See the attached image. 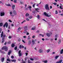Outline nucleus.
<instances>
[{"label":"nucleus","mask_w":63,"mask_h":63,"mask_svg":"<svg viewBox=\"0 0 63 63\" xmlns=\"http://www.w3.org/2000/svg\"><path fill=\"white\" fill-rule=\"evenodd\" d=\"M45 7L46 10H49V6H48V4L45 5Z\"/></svg>","instance_id":"1"},{"label":"nucleus","mask_w":63,"mask_h":63,"mask_svg":"<svg viewBox=\"0 0 63 63\" xmlns=\"http://www.w3.org/2000/svg\"><path fill=\"white\" fill-rule=\"evenodd\" d=\"M2 50H3V49H5V51H7V50H8V48L7 46H4L2 48Z\"/></svg>","instance_id":"2"},{"label":"nucleus","mask_w":63,"mask_h":63,"mask_svg":"<svg viewBox=\"0 0 63 63\" xmlns=\"http://www.w3.org/2000/svg\"><path fill=\"white\" fill-rule=\"evenodd\" d=\"M5 25L6 27V28H7L8 27V23L6 22L5 23V25H4L3 26V27L4 28L5 27Z\"/></svg>","instance_id":"3"},{"label":"nucleus","mask_w":63,"mask_h":63,"mask_svg":"<svg viewBox=\"0 0 63 63\" xmlns=\"http://www.w3.org/2000/svg\"><path fill=\"white\" fill-rule=\"evenodd\" d=\"M44 14L46 16H47V17L50 16V15H48V14L46 12H45L44 13Z\"/></svg>","instance_id":"4"},{"label":"nucleus","mask_w":63,"mask_h":63,"mask_svg":"<svg viewBox=\"0 0 63 63\" xmlns=\"http://www.w3.org/2000/svg\"><path fill=\"white\" fill-rule=\"evenodd\" d=\"M5 14V13L4 12H1L0 13V16H4V14Z\"/></svg>","instance_id":"5"},{"label":"nucleus","mask_w":63,"mask_h":63,"mask_svg":"<svg viewBox=\"0 0 63 63\" xmlns=\"http://www.w3.org/2000/svg\"><path fill=\"white\" fill-rule=\"evenodd\" d=\"M20 52H21V51H20V50L18 51L19 56H21V53Z\"/></svg>","instance_id":"6"},{"label":"nucleus","mask_w":63,"mask_h":63,"mask_svg":"<svg viewBox=\"0 0 63 63\" xmlns=\"http://www.w3.org/2000/svg\"><path fill=\"white\" fill-rule=\"evenodd\" d=\"M62 62V60H61L59 61H58L56 62V63H61V62Z\"/></svg>","instance_id":"7"},{"label":"nucleus","mask_w":63,"mask_h":63,"mask_svg":"<svg viewBox=\"0 0 63 63\" xmlns=\"http://www.w3.org/2000/svg\"><path fill=\"white\" fill-rule=\"evenodd\" d=\"M31 44V40H29L28 42V45L30 46Z\"/></svg>","instance_id":"8"},{"label":"nucleus","mask_w":63,"mask_h":63,"mask_svg":"<svg viewBox=\"0 0 63 63\" xmlns=\"http://www.w3.org/2000/svg\"><path fill=\"white\" fill-rule=\"evenodd\" d=\"M20 30H21V28L20 27H19L18 29L17 30V32H19V31H20Z\"/></svg>","instance_id":"9"},{"label":"nucleus","mask_w":63,"mask_h":63,"mask_svg":"<svg viewBox=\"0 0 63 63\" xmlns=\"http://www.w3.org/2000/svg\"><path fill=\"white\" fill-rule=\"evenodd\" d=\"M34 9L36 11H37V12H39V11L38 10H40V9L38 8H35Z\"/></svg>","instance_id":"10"},{"label":"nucleus","mask_w":63,"mask_h":63,"mask_svg":"<svg viewBox=\"0 0 63 63\" xmlns=\"http://www.w3.org/2000/svg\"><path fill=\"white\" fill-rule=\"evenodd\" d=\"M13 13L14 15H17V13H16V12L15 10H14L13 11Z\"/></svg>","instance_id":"11"},{"label":"nucleus","mask_w":63,"mask_h":63,"mask_svg":"<svg viewBox=\"0 0 63 63\" xmlns=\"http://www.w3.org/2000/svg\"><path fill=\"white\" fill-rule=\"evenodd\" d=\"M10 15L11 16H14V15H12L13 14V12H10Z\"/></svg>","instance_id":"12"},{"label":"nucleus","mask_w":63,"mask_h":63,"mask_svg":"<svg viewBox=\"0 0 63 63\" xmlns=\"http://www.w3.org/2000/svg\"><path fill=\"white\" fill-rule=\"evenodd\" d=\"M32 45H34L35 44V41L34 40L32 39Z\"/></svg>","instance_id":"13"},{"label":"nucleus","mask_w":63,"mask_h":63,"mask_svg":"<svg viewBox=\"0 0 63 63\" xmlns=\"http://www.w3.org/2000/svg\"><path fill=\"white\" fill-rule=\"evenodd\" d=\"M25 30H27V26H25L24 27Z\"/></svg>","instance_id":"14"},{"label":"nucleus","mask_w":63,"mask_h":63,"mask_svg":"<svg viewBox=\"0 0 63 63\" xmlns=\"http://www.w3.org/2000/svg\"><path fill=\"white\" fill-rule=\"evenodd\" d=\"M39 53H41L43 52V50L42 49H40L39 50Z\"/></svg>","instance_id":"15"},{"label":"nucleus","mask_w":63,"mask_h":63,"mask_svg":"<svg viewBox=\"0 0 63 63\" xmlns=\"http://www.w3.org/2000/svg\"><path fill=\"white\" fill-rule=\"evenodd\" d=\"M46 35L47 36V37H50V33H47L46 34Z\"/></svg>","instance_id":"16"},{"label":"nucleus","mask_w":63,"mask_h":63,"mask_svg":"<svg viewBox=\"0 0 63 63\" xmlns=\"http://www.w3.org/2000/svg\"><path fill=\"white\" fill-rule=\"evenodd\" d=\"M5 59H4V58H2L1 59V61L2 62H4V60Z\"/></svg>","instance_id":"17"},{"label":"nucleus","mask_w":63,"mask_h":63,"mask_svg":"<svg viewBox=\"0 0 63 63\" xmlns=\"http://www.w3.org/2000/svg\"><path fill=\"white\" fill-rule=\"evenodd\" d=\"M5 39V38L4 37H2V41L1 42L2 43H4V39Z\"/></svg>","instance_id":"18"},{"label":"nucleus","mask_w":63,"mask_h":63,"mask_svg":"<svg viewBox=\"0 0 63 63\" xmlns=\"http://www.w3.org/2000/svg\"><path fill=\"white\" fill-rule=\"evenodd\" d=\"M5 5H6V6H9V7H11V6L10 4L9 3L8 4H6Z\"/></svg>","instance_id":"19"},{"label":"nucleus","mask_w":63,"mask_h":63,"mask_svg":"<svg viewBox=\"0 0 63 63\" xmlns=\"http://www.w3.org/2000/svg\"><path fill=\"white\" fill-rule=\"evenodd\" d=\"M61 39H59V41L58 42V44H61Z\"/></svg>","instance_id":"20"},{"label":"nucleus","mask_w":63,"mask_h":63,"mask_svg":"<svg viewBox=\"0 0 63 63\" xmlns=\"http://www.w3.org/2000/svg\"><path fill=\"white\" fill-rule=\"evenodd\" d=\"M30 60H32V61H33L34 60H36V58H34V59H33L32 58H31L30 59Z\"/></svg>","instance_id":"21"},{"label":"nucleus","mask_w":63,"mask_h":63,"mask_svg":"<svg viewBox=\"0 0 63 63\" xmlns=\"http://www.w3.org/2000/svg\"><path fill=\"white\" fill-rule=\"evenodd\" d=\"M15 5H13L12 6V8L13 10H14L15 9Z\"/></svg>","instance_id":"22"},{"label":"nucleus","mask_w":63,"mask_h":63,"mask_svg":"<svg viewBox=\"0 0 63 63\" xmlns=\"http://www.w3.org/2000/svg\"><path fill=\"white\" fill-rule=\"evenodd\" d=\"M12 62H16V59L11 60Z\"/></svg>","instance_id":"23"},{"label":"nucleus","mask_w":63,"mask_h":63,"mask_svg":"<svg viewBox=\"0 0 63 63\" xmlns=\"http://www.w3.org/2000/svg\"><path fill=\"white\" fill-rule=\"evenodd\" d=\"M61 54H62L63 53V49L61 50L60 51Z\"/></svg>","instance_id":"24"},{"label":"nucleus","mask_w":63,"mask_h":63,"mask_svg":"<svg viewBox=\"0 0 63 63\" xmlns=\"http://www.w3.org/2000/svg\"><path fill=\"white\" fill-rule=\"evenodd\" d=\"M3 32H1V38H2L3 37Z\"/></svg>","instance_id":"25"},{"label":"nucleus","mask_w":63,"mask_h":63,"mask_svg":"<svg viewBox=\"0 0 63 63\" xmlns=\"http://www.w3.org/2000/svg\"><path fill=\"white\" fill-rule=\"evenodd\" d=\"M43 62L45 63H47V60L44 61H43Z\"/></svg>","instance_id":"26"},{"label":"nucleus","mask_w":63,"mask_h":63,"mask_svg":"<svg viewBox=\"0 0 63 63\" xmlns=\"http://www.w3.org/2000/svg\"><path fill=\"white\" fill-rule=\"evenodd\" d=\"M11 51L10 50L9 52H8V55H10V54H11Z\"/></svg>","instance_id":"27"},{"label":"nucleus","mask_w":63,"mask_h":63,"mask_svg":"<svg viewBox=\"0 0 63 63\" xmlns=\"http://www.w3.org/2000/svg\"><path fill=\"white\" fill-rule=\"evenodd\" d=\"M37 18H38V19H40V16L38 15H37Z\"/></svg>","instance_id":"28"},{"label":"nucleus","mask_w":63,"mask_h":63,"mask_svg":"<svg viewBox=\"0 0 63 63\" xmlns=\"http://www.w3.org/2000/svg\"><path fill=\"white\" fill-rule=\"evenodd\" d=\"M25 16H29V14L27 13L26 14Z\"/></svg>","instance_id":"29"},{"label":"nucleus","mask_w":63,"mask_h":63,"mask_svg":"<svg viewBox=\"0 0 63 63\" xmlns=\"http://www.w3.org/2000/svg\"><path fill=\"white\" fill-rule=\"evenodd\" d=\"M15 45L13 44L11 45V47H15Z\"/></svg>","instance_id":"30"},{"label":"nucleus","mask_w":63,"mask_h":63,"mask_svg":"<svg viewBox=\"0 0 63 63\" xmlns=\"http://www.w3.org/2000/svg\"><path fill=\"white\" fill-rule=\"evenodd\" d=\"M3 26V23H0V26Z\"/></svg>","instance_id":"31"},{"label":"nucleus","mask_w":63,"mask_h":63,"mask_svg":"<svg viewBox=\"0 0 63 63\" xmlns=\"http://www.w3.org/2000/svg\"><path fill=\"white\" fill-rule=\"evenodd\" d=\"M50 50V49H49L48 50H47V53H48L49 52V51Z\"/></svg>","instance_id":"32"},{"label":"nucleus","mask_w":63,"mask_h":63,"mask_svg":"<svg viewBox=\"0 0 63 63\" xmlns=\"http://www.w3.org/2000/svg\"><path fill=\"white\" fill-rule=\"evenodd\" d=\"M7 61H9V62H10V61H11V60L8 59H7Z\"/></svg>","instance_id":"33"},{"label":"nucleus","mask_w":63,"mask_h":63,"mask_svg":"<svg viewBox=\"0 0 63 63\" xmlns=\"http://www.w3.org/2000/svg\"><path fill=\"white\" fill-rule=\"evenodd\" d=\"M55 14L56 15H57V14H58V12H57V11L56 10L55 11Z\"/></svg>","instance_id":"34"},{"label":"nucleus","mask_w":63,"mask_h":63,"mask_svg":"<svg viewBox=\"0 0 63 63\" xmlns=\"http://www.w3.org/2000/svg\"><path fill=\"white\" fill-rule=\"evenodd\" d=\"M17 1L16 0H14V2L15 3H16V1Z\"/></svg>","instance_id":"35"},{"label":"nucleus","mask_w":63,"mask_h":63,"mask_svg":"<svg viewBox=\"0 0 63 63\" xmlns=\"http://www.w3.org/2000/svg\"><path fill=\"white\" fill-rule=\"evenodd\" d=\"M58 37V35L57 34L55 36V38H57Z\"/></svg>","instance_id":"36"},{"label":"nucleus","mask_w":63,"mask_h":63,"mask_svg":"<svg viewBox=\"0 0 63 63\" xmlns=\"http://www.w3.org/2000/svg\"><path fill=\"white\" fill-rule=\"evenodd\" d=\"M35 27H34L32 29V30H35Z\"/></svg>","instance_id":"37"},{"label":"nucleus","mask_w":63,"mask_h":63,"mask_svg":"<svg viewBox=\"0 0 63 63\" xmlns=\"http://www.w3.org/2000/svg\"><path fill=\"white\" fill-rule=\"evenodd\" d=\"M59 56H56V57H55V59H57L58 58V57Z\"/></svg>","instance_id":"38"},{"label":"nucleus","mask_w":63,"mask_h":63,"mask_svg":"<svg viewBox=\"0 0 63 63\" xmlns=\"http://www.w3.org/2000/svg\"><path fill=\"white\" fill-rule=\"evenodd\" d=\"M25 21H26L25 20H24L23 22H21V24H22V23H24V22H25Z\"/></svg>","instance_id":"39"},{"label":"nucleus","mask_w":63,"mask_h":63,"mask_svg":"<svg viewBox=\"0 0 63 63\" xmlns=\"http://www.w3.org/2000/svg\"><path fill=\"white\" fill-rule=\"evenodd\" d=\"M26 20L27 21H29V19L27 18H26Z\"/></svg>","instance_id":"40"},{"label":"nucleus","mask_w":63,"mask_h":63,"mask_svg":"<svg viewBox=\"0 0 63 63\" xmlns=\"http://www.w3.org/2000/svg\"><path fill=\"white\" fill-rule=\"evenodd\" d=\"M28 8H29V9H31L32 8V7L31 6H29L28 7Z\"/></svg>","instance_id":"41"},{"label":"nucleus","mask_w":63,"mask_h":63,"mask_svg":"<svg viewBox=\"0 0 63 63\" xmlns=\"http://www.w3.org/2000/svg\"><path fill=\"white\" fill-rule=\"evenodd\" d=\"M17 49V46H16L15 47L14 49L15 50H16Z\"/></svg>","instance_id":"42"},{"label":"nucleus","mask_w":63,"mask_h":63,"mask_svg":"<svg viewBox=\"0 0 63 63\" xmlns=\"http://www.w3.org/2000/svg\"><path fill=\"white\" fill-rule=\"evenodd\" d=\"M32 13H33V14H35V13H36V11H32Z\"/></svg>","instance_id":"43"},{"label":"nucleus","mask_w":63,"mask_h":63,"mask_svg":"<svg viewBox=\"0 0 63 63\" xmlns=\"http://www.w3.org/2000/svg\"><path fill=\"white\" fill-rule=\"evenodd\" d=\"M36 5V4L35 3L34 4H33L32 5V7H33V8H35V5Z\"/></svg>","instance_id":"44"},{"label":"nucleus","mask_w":63,"mask_h":63,"mask_svg":"<svg viewBox=\"0 0 63 63\" xmlns=\"http://www.w3.org/2000/svg\"><path fill=\"white\" fill-rule=\"evenodd\" d=\"M23 38L24 39H25V38H27V37L26 36H23Z\"/></svg>","instance_id":"45"},{"label":"nucleus","mask_w":63,"mask_h":63,"mask_svg":"<svg viewBox=\"0 0 63 63\" xmlns=\"http://www.w3.org/2000/svg\"><path fill=\"white\" fill-rule=\"evenodd\" d=\"M2 36L3 37V38H4V37H6V36L5 35H3Z\"/></svg>","instance_id":"46"},{"label":"nucleus","mask_w":63,"mask_h":63,"mask_svg":"<svg viewBox=\"0 0 63 63\" xmlns=\"http://www.w3.org/2000/svg\"><path fill=\"white\" fill-rule=\"evenodd\" d=\"M24 33H26V30H24Z\"/></svg>","instance_id":"47"},{"label":"nucleus","mask_w":63,"mask_h":63,"mask_svg":"<svg viewBox=\"0 0 63 63\" xmlns=\"http://www.w3.org/2000/svg\"><path fill=\"white\" fill-rule=\"evenodd\" d=\"M18 41H19V42H20L21 41V39H20V38H19L18 39Z\"/></svg>","instance_id":"48"},{"label":"nucleus","mask_w":63,"mask_h":63,"mask_svg":"<svg viewBox=\"0 0 63 63\" xmlns=\"http://www.w3.org/2000/svg\"><path fill=\"white\" fill-rule=\"evenodd\" d=\"M2 29L1 28H0V33L2 31Z\"/></svg>","instance_id":"49"},{"label":"nucleus","mask_w":63,"mask_h":63,"mask_svg":"<svg viewBox=\"0 0 63 63\" xmlns=\"http://www.w3.org/2000/svg\"><path fill=\"white\" fill-rule=\"evenodd\" d=\"M20 4H23V2L22 1H20Z\"/></svg>","instance_id":"50"},{"label":"nucleus","mask_w":63,"mask_h":63,"mask_svg":"<svg viewBox=\"0 0 63 63\" xmlns=\"http://www.w3.org/2000/svg\"><path fill=\"white\" fill-rule=\"evenodd\" d=\"M25 54H26V56H27L28 55V53H25Z\"/></svg>","instance_id":"51"},{"label":"nucleus","mask_w":63,"mask_h":63,"mask_svg":"<svg viewBox=\"0 0 63 63\" xmlns=\"http://www.w3.org/2000/svg\"><path fill=\"white\" fill-rule=\"evenodd\" d=\"M9 21L10 22H12V21L11 20H9Z\"/></svg>","instance_id":"52"},{"label":"nucleus","mask_w":63,"mask_h":63,"mask_svg":"<svg viewBox=\"0 0 63 63\" xmlns=\"http://www.w3.org/2000/svg\"><path fill=\"white\" fill-rule=\"evenodd\" d=\"M53 4L55 5H57V3H54Z\"/></svg>","instance_id":"53"},{"label":"nucleus","mask_w":63,"mask_h":63,"mask_svg":"<svg viewBox=\"0 0 63 63\" xmlns=\"http://www.w3.org/2000/svg\"><path fill=\"white\" fill-rule=\"evenodd\" d=\"M22 42H23L24 43H25V42L24 41V40H22Z\"/></svg>","instance_id":"54"},{"label":"nucleus","mask_w":63,"mask_h":63,"mask_svg":"<svg viewBox=\"0 0 63 63\" xmlns=\"http://www.w3.org/2000/svg\"><path fill=\"white\" fill-rule=\"evenodd\" d=\"M60 8L61 9H63V8H62V7H61V6H60Z\"/></svg>","instance_id":"55"},{"label":"nucleus","mask_w":63,"mask_h":63,"mask_svg":"<svg viewBox=\"0 0 63 63\" xmlns=\"http://www.w3.org/2000/svg\"><path fill=\"white\" fill-rule=\"evenodd\" d=\"M14 56H11V58H12V59H13V58H14Z\"/></svg>","instance_id":"56"},{"label":"nucleus","mask_w":63,"mask_h":63,"mask_svg":"<svg viewBox=\"0 0 63 63\" xmlns=\"http://www.w3.org/2000/svg\"><path fill=\"white\" fill-rule=\"evenodd\" d=\"M29 18L30 19H31V18H32V16H30L29 17Z\"/></svg>","instance_id":"57"},{"label":"nucleus","mask_w":63,"mask_h":63,"mask_svg":"<svg viewBox=\"0 0 63 63\" xmlns=\"http://www.w3.org/2000/svg\"><path fill=\"white\" fill-rule=\"evenodd\" d=\"M22 46H21V45H20L19 47V48H21L22 47Z\"/></svg>","instance_id":"58"},{"label":"nucleus","mask_w":63,"mask_h":63,"mask_svg":"<svg viewBox=\"0 0 63 63\" xmlns=\"http://www.w3.org/2000/svg\"><path fill=\"white\" fill-rule=\"evenodd\" d=\"M9 39H11V38H12V37H11V36H9Z\"/></svg>","instance_id":"59"},{"label":"nucleus","mask_w":63,"mask_h":63,"mask_svg":"<svg viewBox=\"0 0 63 63\" xmlns=\"http://www.w3.org/2000/svg\"><path fill=\"white\" fill-rule=\"evenodd\" d=\"M29 32H27V35H29Z\"/></svg>","instance_id":"60"},{"label":"nucleus","mask_w":63,"mask_h":63,"mask_svg":"<svg viewBox=\"0 0 63 63\" xmlns=\"http://www.w3.org/2000/svg\"><path fill=\"white\" fill-rule=\"evenodd\" d=\"M50 9H52V6H50Z\"/></svg>","instance_id":"61"},{"label":"nucleus","mask_w":63,"mask_h":63,"mask_svg":"<svg viewBox=\"0 0 63 63\" xmlns=\"http://www.w3.org/2000/svg\"><path fill=\"white\" fill-rule=\"evenodd\" d=\"M22 63H26V62L24 61H23L22 62Z\"/></svg>","instance_id":"62"},{"label":"nucleus","mask_w":63,"mask_h":63,"mask_svg":"<svg viewBox=\"0 0 63 63\" xmlns=\"http://www.w3.org/2000/svg\"><path fill=\"white\" fill-rule=\"evenodd\" d=\"M24 46H22V48H24Z\"/></svg>","instance_id":"63"},{"label":"nucleus","mask_w":63,"mask_h":63,"mask_svg":"<svg viewBox=\"0 0 63 63\" xmlns=\"http://www.w3.org/2000/svg\"><path fill=\"white\" fill-rule=\"evenodd\" d=\"M35 36H33L32 37V38H35Z\"/></svg>","instance_id":"64"}]
</instances>
